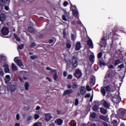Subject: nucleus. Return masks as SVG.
Listing matches in <instances>:
<instances>
[{
    "label": "nucleus",
    "mask_w": 126,
    "mask_h": 126,
    "mask_svg": "<svg viewBox=\"0 0 126 126\" xmlns=\"http://www.w3.org/2000/svg\"><path fill=\"white\" fill-rule=\"evenodd\" d=\"M104 87L106 92H110V91L114 92V91H115V87L113 86L112 85H110V86H105Z\"/></svg>",
    "instance_id": "nucleus-9"
},
{
    "label": "nucleus",
    "mask_w": 126,
    "mask_h": 126,
    "mask_svg": "<svg viewBox=\"0 0 126 126\" xmlns=\"http://www.w3.org/2000/svg\"><path fill=\"white\" fill-rule=\"evenodd\" d=\"M120 63H122V62H121V60H117L115 62L114 65L115 66H117V65H118V64H120Z\"/></svg>",
    "instance_id": "nucleus-33"
},
{
    "label": "nucleus",
    "mask_w": 126,
    "mask_h": 126,
    "mask_svg": "<svg viewBox=\"0 0 126 126\" xmlns=\"http://www.w3.org/2000/svg\"><path fill=\"white\" fill-rule=\"evenodd\" d=\"M67 87L68 89H70V88L72 87V85H71L70 84H68L67 86Z\"/></svg>",
    "instance_id": "nucleus-59"
},
{
    "label": "nucleus",
    "mask_w": 126,
    "mask_h": 126,
    "mask_svg": "<svg viewBox=\"0 0 126 126\" xmlns=\"http://www.w3.org/2000/svg\"><path fill=\"white\" fill-rule=\"evenodd\" d=\"M118 115L119 118L126 121V110L124 109H120L118 112Z\"/></svg>",
    "instance_id": "nucleus-2"
},
{
    "label": "nucleus",
    "mask_w": 126,
    "mask_h": 126,
    "mask_svg": "<svg viewBox=\"0 0 126 126\" xmlns=\"http://www.w3.org/2000/svg\"><path fill=\"white\" fill-rule=\"evenodd\" d=\"M25 87L26 90H28V87H29V84L28 83H26L25 84Z\"/></svg>",
    "instance_id": "nucleus-46"
},
{
    "label": "nucleus",
    "mask_w": 126,
    "mask_h": 126,
    "mask_svg": "<svg viewBox=\"0 0 126 126\" xmlns=\"http://www.w3.org/2000/svg\"><path fill=\"white\" fill-rule=\"evenodd\" d=\"M68 5V2H67V1H65L63 2V6H67V5Z\"/></svg>",
    "instance_id": "nucleus-50"
},
{
    "label": "nucleus",
    "mask_w": 126,
    "mask_h": 126,
    "mask_svg": "<svg viewBox=\"0 0 126 126\" xmlns=\"http://www.w3.org/2000/svg\"><path fill=\"white\" fill-rule=\"evenodd\" d=\"M66 48L68 50H70V48H71V44L69 43H66Z\"/></svg>",
    "instance_id": "nucleus-34"
},
{
    "label": "nucleus",
    "mask_w": 126,
    "mask_h": 126,
    "mask_svg": "<svg viewBox=\"0 0 126 126\" xmlns=\"http://www.w3.org/2000/svg\"><path fill=\"white\" fill-rule=\"evenodd\" d=\"M2 66L4 68L5 72L8 73V72L10 71V70L9 69V66L7 64L5 63Z\"/></svg>",
    "instance_id": "nucleus-14"
},
{
    "label": "nucleus",
    "mask_w": 126,
    "mask_h": 126,
    "mask_svg": "<svg viewBox=\"0 0 126 126\" xmlns=\"http://www.w3.org/2000/svg\"><path fill=\"white\" fill-rule=\"evenodd\" d=\"M62 19L64 20V21H67V19H68V18H67L65 15H63Z\"/></svg>",
    "instance_id": "nucleus-40"
},
{
    "label": "nucleus",
    "mask_w": 126,
    "mask_h": 126,
    "mask_svg": "<svg viewBox=\"0 0 126 126\" xmlns=\"http://www.w3.org/2000/svg\"><path fill=\"white\" fill-rule=\"evenodd\" d=\"M5 15L4 14H1L0 15V21H4L5 20Z\"/></svg>",
    "instance_id": "nucleus-26"
},
{
    "label": "nucleus",
    "mask_w": 126,
    "mask_h": 126,
    "mask_svg": "<svg viewBox=\"0 0 126 126\" xmlns=\"http://www.w3.org/2000/svg\"><path fill=\"white\" fill-rule=\"evenodd\" d=\"M71 38L72 41H75V40H76V36L72 33L71 35Z\"/></svg>",
    "instance_id": "nucleus-35"
},
{
    "label": "nucleus",
    "mask_w": 126,
    "mask_h": 126,
    "mask_svg": "<svg viewBox=\"0 0 126 126\" xmlns=\"http://www.w3.org/2000/svg\"><path fill=\"white\" fill-rule=\"evenodd\" d=\"M16 120H17V121H18L19 120V114H17Z\"/></svg>",
    "instance_id": "nucleus-64"
},
{
    "label": "nucleus",
    "mask_w": 126,
    "mask_h": 126,
    "mask_svg": "<svg viewBox=\"0 0 126 126\" xmlns=\"http://www.w3.org/2000/svg\"><path fill=\"white\" fill-rule=\"evenodd\" d=\"M90 97V94H86V98H89Z\"/></svg>",
    "instance_id": "nucleus-63"
},
{
    "label": "nucleus",
    "mask_w": 126,
    "mask_h": 126,
    "mask_svg": "<svg viewBox=\"0 0 126 126\" xmlns=\"http://www.w3.org/2000/svg\"><path fill=\"white\" fill-rule=\"evenodd\" d=\"M102 53L100 52L97 55V58L98 59H101V58H102Z\"/></svg>",
    "instance_id": "nucleus-53"
},
{
    "label": "nucleus",
    "mask_w": 126,
    "mask_h": 126,
    "mask_svg": "<svg viewBox=\"0 0 126 126\" xmlns=\"http://www.w3.org/2000/svg\"><path fill=\"white\" fill-rule=\"evenodd\" d=\"M1 33L3 36L8 35V33H9V30L7 27H3L1 29Z\"/></svg>",
    "instance_id": "nucleus-8"
},
{
    "label": "nucleus",
    "mask_w": 126,
    "mask_h": 126,
    "mask_svg": "<svg viewBox=\"0 0 126 126\" xmlns=\"http://www.w3.org/2000/svg\"><path fill=\"white\" fill-rule=\"evenodd\" d=\"M98 110V106L96 105H94V106L93 110L94 111V112H96Z\"/></svg>",
    "instance_id": "nucleus-47"
},
{
    "label": "nucleus",
    "mask_w": 126,
    "mask_h": 126,
    "mask_svg": "<svg viewBox=\"0 0 126 126\" xmlns=\"http://www.w3.org/2000/svg\"><path fill=\"white\" fill-rule=\"evenodd\" d=\"M7 90L8 91H10L11 92H14L15 90H16V87L15 85L10 86L8 84L7 86Z\"/></svg>",
    "instance_id": "nucleus-12"
},
{
    "label": "nucleus",
    "mask_w": 126,
    "mask_h": 126,
    "mask_svg": "<svg viewBox=\"0 0 126 126\" xmlns=\"http://www.w3.org/2000/svg\"><path fill=\"white\" fill-rule=\"evenodd\" d=\"M58 74H57V73H56L54 75V80H58Z\"/></svg>",
    "instance_id": "nucleus-45"
},
{
    "label": "nucleus",
    "mask_w": 126,
    "mask_h": 126,
    "mask_svg": "<svg viewBox=\"0 0 126 126\" xmlns=\"http://www.w3.org/2000/svg\"><path fill=\"white\" fill-rule=\"evenodd\" d=\"M113 102L116 103V104H119L121 101H122V98L119 94H115L112 99Z\"/></svg>",
    "instance_id": "nucleus-5"
},
{
    "label": "nucleus",
    "mask_w": 126,
    "mask_h": 126,
    "mask_svg": "<svg viewBox=\"0 0 126 126\" xmlns=\"http://www.w3.org/2000/svg\"><path fill=\"white\" fill-rule=\"evenodd\" d=\"M46 69L47 70H50V71H51V72H56V70H54L52 68H51L50 67H47L46 68Z\"/></svg>",
    "instance_id": "nucleus-36"
},
{
    "label": "nucleus",
    "mask_w": 126,
    "mask_h": 126,
    "mask_svg": "<svg viewBox=\"0 0 126 126\" xmlns=\"http://www.w3.org/2000/svg\"><path fill=\"white\" fill-rule=\"evenodd\" d=\"M49 44H50V46H53L54 44H55L54 43V40L53 39H50L49 41H48Z\"/></svg>",
    "instance_id": "nucleus-37"
},
{
    "label": "nucleus",
    "mask_w": 126,
    "mask_h": 126,
    "mask_svg": "<svg viewBox=\"0 0 126 126\" xmlns=\"http://www.w3.org/2000/svg\"><path fill=\"white\" fill-rule=\"evenodd\" d=\"M116 118H117V115L114 114H112L111 116V121H113V120H115Z\"/></svg>",
    "instance_id": "nucleus-38"
},
{
    "label": "nucleus",
    "mask_w": 126,
    "mask_h": 126,
    "mask_svg": "<svg viewBox=\"0 0 126 126\" xmlns=\"http://www.w3.org/2000/svg\"><path fill=\"white\" fill-rule=\"evenodd\" d=\"M99 119L100 120H103V121H104V122H108L109 121V119L106 116H104L103 115H101L99 116Z\"/></svg>",
    "instance_id": "nucleus-24"
},
{
    "label": "nucleus",
    "mask_w": 126,
    "mask_h": 126,
    "mask_svg": "<svg viewBox=\"0 0 126 126\" xmlns=\"http://www.w3.org/2000/svg\"><path fill=\"white\" fill-rule=\"evenodd\" d=\"M80 93L82 95H85L86 93V89L84 87H82L80 88Z\"/></svg>",
    "instance_id": "nucleus-22"
},
{
    "label": "nucleus",
    "mask_w": 126,
    "mask_h": 126,
    "mask_svg": "<svg viewBox=\"0 0 126 126\" xmlns=\"http://www.w3.org/2000/svg\"><path fill=\"white\" fill-rule=\"evenodd\" d=\"M33 126H41V123H36L33 125Z\"/></svg>",
    "instance_id": "nucleus-56"
},
{
    "label": "nucleus",
    "mask_w": 126,
    "mask_h": 126,
    "mask_svg": "<svg viewBox=\"0 0 126 126\" xmlns=\"http://www.w3.org/2000/svg\"><path fill=\"white\" fill-rule=\"evenodd\" d=\"M118 67V68H120V69H122V68H125V64H124V63H122L121 65H119Z\"/></svg>",
    "instance_id": "nucleus-42"
},
{
    "label": "nucleus",
    "mask_w": 126,
    "mask_h": 126,
    "mask_svg": "<svg viewBox=\"0 0 126 126\" xmlns=\"http://www.w3.org/2000/svg\"><path fill=\"white\" fill-rule=\"evenodd\" d=\"M108 68H114V65H109L108 66Z\"/></svg>",
    "instance_id": "nucleus-62"
},
{
    "label": "nucleus",
    "mask_w": 126,
    "mask_h": 126,
    "mask_svg": "<svg viewBox=\"0 0 126 126\" xmlns=\"http://www.w3.org/2000/svg\"><path fill=\"white\" fill-rule=\"evenodd\" d=\"M102 102H103V106L104 107H105V108H107V109H109V108L111 107V105L110 104V103H109L108 101L105 100H103Z\"/></svg>",
    "instance_id": "nucleus-15"
},
{
    "label": "nucleus",
    "mask_w": 126,
    "mask_h": 126,
    "mask_svg": "<svg viewBox=\"0 0 126 126\" xmlns=\"http://www.w3.org/2000/svg\"><path fill=\"white\" fill-rule=\"evenodd\" d=\"M34 120H38V119L40 118V116L39 115V114H34Z\"/></svg>",
    "instance_id": "nucleus-43"
},
{
    "label": "nucleus",
    "mask_w": 126,
    "mask_h": 126,
    "mask_svg": "<svg viewBox=\"0 0 126 126\" xmlns=\"http://www.w3.org/2000/svg\"><path fill=\"white\" fill-rule=\"evenodd\" d=\"M109 38H110V36H108L107 37H103L101 39L100 41L99 42V45H100L101 48H102V47H104V46H106V44H107V43H106L107 40H108V39H109Z\"/></svg>",
    "instance_id": "nucleus-3"
},
{
    "label": "nucleus",
    "mask_w": 126,
    "mask_h": 126,
    "mask_svg": "<svg viewBox=\"0 0 126 126\" xmlns=\"http://www.w3.org/2000/svg\"><path fill=\"white\" fill-rule=\"evenodd\" d=\"M111 70H109L106 74L105 76V78L104 81V86H108L111 85V83H112V79H111V73L110 72Z\"/></svg>",
    "instance_id": "nucleus-1"
},
{
    "label": "nucleus",
    "mask_w": 126,
    "mask_h": 126,
    "mask_svg": "<svg viewBox=\"0 0 126 126\" xmlns=\"http://www.w3.org/2000/svg\"><path fill=\"white\" fill-rule=\"evenodd\" d=\"M38 58V56H35V55H32L31 56V60H36V59Z\"/></svg>",
    "instance_id": "nucleus-41"
},
{
    "label": "nucleus",
    "mask_w": 126,
    "mask_h": 126,
    "mask_svg": "<svg viewBox=\"0 0 126 126\" xmlns=\"http://www.w3.org/2000/svg\"><path fill=\"white\" fill-rule=\"evenodd\" d=\"M79 103V101H78V99L76 98L75 101V106H77Z\"/></svg>",
    "instance_id": "nucleus-52"
},
{
    "label": "nucleus",
    "mask_w": 126,
    "mask_h": 126,
    "mask_svg": "<svg viewBox=\"0 0 126 126\" xmlns=\"http://www.w3.org/2000/svg\"><path fill=\"white\" fill-rule=\"evenodd\" d=\"M90 62L92 63H94V62H95V56L94 55H91L89 57Z\"/></svg>",
    "instance_id": "nucleus-21"
},
{
    "label": "nucleus",
    "mask_w": 126,
    "mask_h": 126,
    "mask_svg": "<svg viewBox=\"0 0 126 126\" xmlns=\"http://www.w3.org/2000/svg\"><path fill=\"white\" fill-rule=\"evenodd\" d=\"M91 118H93V119H95L96 118V113H93L90 115Z\"/></svg>",
    "instance_id": "nucleus-39"
},
{
    "label": "nucleus",
    "mask_w": 126,
    "mask_h": 126,
    "mask_svg": "<svg viewBox=\"0 0 126 126\" xmlns=\"http://www.w3.org/2000/svg\"><path fill=\"white\" fill-rule=\"evenodd\" d=\"M112 122V125L114 126H117L119 125V122H118L116 120L113 119L111 120Z\"/></svg>",
    "instance_id": "nucleus-25"
},
{
    "label": "nucleus",
    "mask_w": 126,
    "mask_h": 126,
    "mask_svg": "<svg viewBox=\"0 0 126 126\" xmlns=\"http://www.w3.org/2000/svg\"><path fill=\"white\" fill-rule=\"evenodd\" d=\"M69 15H70V13L69 12H67L66 11H64V15H65V16H66L67 18H69Z\"/></svg>",
    "instance_id": "nucleus-32"
},
{
    "label": "nucleus",
    "mask_w": 126,
    "mask_h": 126,
    "mask_svg": "<svg viewBox=\"0 0 126 126\" xmlns=\"http://www.w3.org/2000/svg\"><path fill=\"white\" fill-rule=\"evenodd\" d=\"M71 6L73 15H74V16H75V17H78L79 16V12L77 10V8H76V6H72V5H71Z\"/></svg>",
    "instance_id": "nucleus-6"
},
{
    "label": "nucleus",
    "mask_w": 126,
    "mask_h": 126,
    "mask_svg": "<svg viewBox=\"0 0 126 126\" xmlns=\"http://www.w3.org/2000/svg\"><path fill=\"white\" fill-rule=\"evenodd\" d=\"M35 46H36V43H35V42H32L31 44L30 47V48H33Z\"/></svg>",
    "instance_id": "nucleus-49"
},
{
    "label": "nucleus",
    "mask_w": 126,
    "mask_h": 126,
    "mask_svg": "<svg viewBox=\"0 0 126 126\" xmlns=\"http://www.w3.org/2000/svg\"><path fill=\"white\" fill-rule=\"evenodd\" d=\"M98 64L100 66H102V65H105V62H102V61H99Z\"/></svg>",
    "instance_id": "nucleus-44"
},
{
    "label": "nucleus",
    "mask_w": 126,
    "mask_h": 126,
    "mask_svg": "<svg viewBox=\"0 0 126 126\" xmlns=\"http://www.w3.org/2000/svg\"><path fill=\"white\" fill-rule=\"evenodd\" d=\"M9 2H10L9 0H0V5L2 7H3L5 4L9 5Z\"/></svg>",
    "instance_id": "nucleus-11"
},
{
    "label": "nucleus",
    "mask_w": 126,
    "mask_h": 126,
    "mask_svg": "<svg viewBox=\"0 0 126 126\" xmlns=\"http://www.w3.org/2000/svg\"><path fill=\"white\" fill-rule=\"evenodd\" d=\"M55 123L57 126H61L63 125V121L61 119H58L55 121Z\"/></svg>",
    "instance_id": "nucleus-17"
},
{
    "label": "nucleus",
    "mask_w": 126,
    "mask_h": 126,
    "mask_svg": "<svg viewBox=\"0 0 126 126\" xmlns=\"http://www.w3.org/2000/svg\"><path fill=\"white\" fill-rule=\"evenodd\" d=\"M72 89H76V88H78V85L76 83H72Z\"/></svg>",
    "instance_id": "nucleus-29"
},
{
    "label": "nucleus",
    "mask_w": 126,
    "mask_h": 126,
    "mask_svg": "<svg viewBox=\"0 0 126 126\" xmlns=\"http://www.w3.org/2000/svg\"><path fill=\"white\" fill-rule=\"evenodd\" d=\"M14 62L21 68H22L23 69L24 68L23 64H22L21 60L19 59V57H15L14 59Z\"/></svg>",
    "instance_id": "nucleus-4"
},
{
    "label": "nucleus",
    "mask_w": 126,
    "mask_h": 126,
    "mask_svg": "<svg viewBox=\"0 0 126 126\" xmlns=\"http://www.w3.org/2000/svg\"><path fill=\"white\" fill-rule=\"evenodd\" d=\"M86 88H87V91H91L92 90L91 88H90L89 85H87Z\"/></svg>",
    "instance_id": "nucleus-57"
},
{
    "label": "nucleus",
    "mask_w": 126,
    "mask_h": 126,
    "mask_svg": "<svg viewBox=\"0 0 126 126\" xmlns=\"http://www.w3.org/2000/svg\"><path fill=\"white\" fill-rule=\"evenodd\" d=\"M100 92L102 93L103 96H106V90L103 87H101Z\"/></svg>",
    "instance_id": "nucleus-27"
},
{
    "label": "nucleus",
    "mask_w": 126,
    "mask_h": 126,
    "mask_svg": "<svg viewBox=\"0 0 126 126\" xmlns=\"http://www.w3.org/2000/svg\"><path fill=\"white\" fill-rule=\"evenodd\" d=\"M67 79H72V75H71V74L68 75V77H67Z\"/></svg>",
    "instance_id": "nucleus-60"
},
{
    "label": "nucleus",
    "mask_w": 126,
    "mask_h": 126,
    "mask_svg": "<svg viewBox=\"0 0 126 126\" xmlns=\"http://www.w3.org/2000/svg\"><path fill=\"white\" fill-rule=\"evenodd\" d=\"M81 48V43L80 42H77L75 45V51H79Z\"/></svg>",
    "instance_id": "nucleus-19"
},
{
    "label": "nucleus",
    "mask_w": 126,
    "mask_h": 126,
    "mask_svg": "<svg viewBox=\"0 0 126 126\" xmlns=\"http://www.w3.org/2000/svg\"><path fill=\"white\" fill-rule=\"evenodd\" d=\"M14 37L15 38V39H16L17 41H18V42H19V41H20V38H19V37L17 36V35L16 34H14Z\"/></svg>",
    "instance_id": "nucleus-48"
},
{
    "label": "nucleus",
    "mask_w": 126,
    "mask_h": 126,
    "mask_svg": "<svg viewBox=\"0 0 126 126\" xmlns=\"http://www.w3.org/2000/svg\"><path fill=\"white\" fill-rule=\"evenodd\" d=\"M19 79L20 81H21V82H24V81H23V79L21 77H19Z\"/></svg>",
    "instance_id": "nucleus-61"
},
{
    "label": "nucleus",
    "mask_w": 126,
    "mask_h": 126,
    "mask_svg": "<svg viewBox=\"0 0 126 126\" xmlns=\"http://www.w3.org/2000/svg\"><path fill=\"white\" fill-rule=\"evenodd\" d=\"M78 58L76 56H74L73 57L72 60V66L74 67V68L76 67L78 65Z\"/></svg>",
    "instance_id": "nucleus-7"
},
{
    "label": "nucleus",
    "mask_w": 126,
    "mask_h": 126,
    "mask_svg": "<svg viewBox=\"0 0 126 126\" xmlns=\"http://www.w3.org/2000/svg\"><path fill=\"white\" fill-rule=\"evenodd\" d=\"M71 93H73V90L70 89V90H66L64 91L63 95V96H65L66 95H69L71 94Z\"/></svg>",
    "instance_id": "nucleus-16"
},
{
    "label": "nucleus",
    "mask_w": 126,
    "mask_h": 126,
    "mask_svg": "<svg viewBox=\"0 0 126 126\" xmlns=\"http://www.w3.org/2000/svg\"><path fill=\"white\" fill-rule=\"evenodd\" d=\"M74 76L77 77V78H80L82 76L81 71L79 69H76L75 73L74 74Z\"/></svg>",
    "instance_id": "nucleus-13"
},
{
    "label": "nucleus",
    "mask_w": 126,
    "mask_h": 126,
    "mask_svg": "<svg viewBox=\"0 0 126 126\" xmlns=\"http://www.w3.org/2000/svg\"><path fill=\"white\" fill-rule=\"evenodd\" d=\"M53 119V116L50 113H45V122H50L51 120Z\"/></svg>",
    "instance_id": "nucleus-10"
},
{
    "label": "nucleus",
    "mask_w": 126,
    "mask_h": 126,
    "mask_svg": "<svg viewBox=\"0 0 126 126\" xmlns=\"http://www.w3.org/2000/svg\"><path fill=\"white\" fill-rule=\"evenodd\" d=\"M28 30L31 33H34L35 32V30L32 27H29Z\"/></svg>",
    "instance_id": "nucleus-31"
},
{
    "label": "nucleus",
    "mask_w": 126,
    "mask_h": 126,
    "mask_svg": "<svg viewBox=\"0 0 126 126\" xmlns=\"http://www.w3.org/2000/svg\"><path fill=\"white\" fill-rule=\"evenodd\" d=\"M102 125L104 126H109V124L104 122H102Z\"/></svg>",
    "instance_id": "nucleus-54"
},
{
    "label": "nucleus",
    "mask_w": 126,
    "mask_h": 126,
    "mask_svg": "<svg viewBox=\"0 0 126 126\" xmlns=\"http://www.w3.org/2000/svg\"><path fill=\"white\" fill-rule=\"evenodd\" d=\"M11 66L13 71H16L17 70V67H16V65L14 63H12Z\"/></svg>",
    "instance_id": "nucleus-28"
},
{
    "label": "nucleus",
    "mask_w": 126,
    "mask_h": 126,
    "mask_svg": "<svg viewBox=\"0 0 126 126\" xmlns=\"http://www.w3.org/2000/svg\"><path fill=\"white\" fill-rule=\"evenodd\" d=\"M23 48H24V45L23 44H21L18 46V49H20V50H22Z\"/></svg>",
    "instance_id": "nucleus-51"
},
{
    "label": "nucleus",
    "mask_w": 126,
    "mask_h": 126,
    "mask_svg": "<svg viewBox=\"0 0 126 126\" xmlns=\"http://www.w3.org/2000/svg\"><path fill=\"white\" fill-rule=\"evenodd\" d=\"M87 44L91 49H93L94 47L93 46V42L91 39H89L87 41Z\"/></svg>",
    "instance_id": "nucleus-23"
},
{
    "label": "nucleus",
    "mask_w": 126,
    "mask_h": 126,
    "mask_svg": "<svg viewBox=\"0 0 126 126\" xmlns=\"http://www.w3.org/2000/svg\"><path fill=\"white\" fill-rule=\"evenodd\" d=\"M0 61L2 63H4L6 61V57L3 54L0 55Z\"/></svg>",
    "instance_id": "nucleus-18"
},
{
    "label": "nucleus",
    "mask_w": 126,
    "mask_h": 126,
    "mask_svg": "<svg viewBox=\"0 0 126 126\" xmlns=\"http://www.w3.org/2000/svg\"><path fill=\"white\" fill-rule=\"evenodd\" d=\"M32 116H30L28 117L27 118V121H32Z\"/></svg>",
    "instance_id": "nucleus-55"
},
{
    "label": "nucleus",
    "mask_w": 126,
    "mask_h": 126,
    "mask_svg": "<svg viewBox=\"0 0 126 126\" xmlns=\"http://www.w3.org/2000/svg\"><path fill=\"white\" fill-rule=\"evenodd\" d=\"M94 84H95V77L92 76L91 78L90 85V86H93Z\"/></svg>",
    "instance_id": "nucleus-20"
},
{
    "label": "nucleus",
    "mask_w": 126,
    "mask_h": 126,
    "mask_svg": "<svg viewBox=\"0 0 126 126\" xmlns=\"http://www.w3.org/2000/svg\"><path fill=\"white\" fill-rule=\"evenodd\" d=\"M100 112L101 113V114H106V113H107V109L101 107L100 108Z\"/></svg>",
    "instance_id": "nucleus-30"
},
{
    "label": "nucleus",
    "mask_w": 126,
    "mask_h": 126,
    "mask_svg": "<svg viewBox=\"0 0 126 126\" xmlns=\"http://www.w3.org/2000/svg\"><path fill=\"white\" fill-rule=\"evenodd\" d=\"M63 75L64 77H66V76H67V72H66V71H64L63 73Z\"/></svg>",
    "instance_id": "nucleus-58"
}]
</instances>
